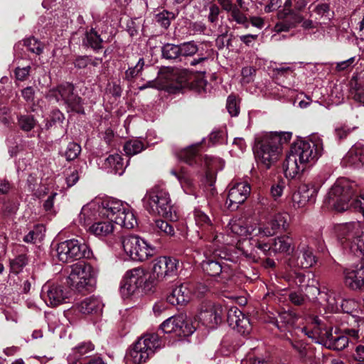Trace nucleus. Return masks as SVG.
I'll return each instance as SVG.
<instances>
[{
  "instance_id": "ddd939ff",
  "label": "nucleus",
  "mask_w": 364,
  "mask_h": 364,
  "mask_svg": "<svg viewBox=\"0 0 364 364\" xmlns=\"http://www.w3.org/2000/svg\"><path fill=\"white\" fill-rule=\"evenodd\" d=\"M161 328L165 333L178 337L188 336L195 331V327L183 314L169 317L161 323Z\"/></svg>"
},
{
  "instance_id": "5fc2aeb1",
  "label": "nucleus",
  "mask_w": 364,
  "mask_h": 364,
  "mask_svg": "<svg viewBox=\"0 0 364 364\" xmlns=\"http://www.w3.org/2000/svg\"><path fill=\"white\" fill-rule=\"evenodd\" d=\"M178 178L184 192L189 195L193 194L195 185L193 180L188 176L184 174L178 176Z\"/></svg>"
},
{
  "instance_id": "9d476101",
  "label": "nucleus",
  "mask_w": 364,
  "mask_h": 364,
  "mask_svg": "<svg viewBox=\"0 0 364 364\" xmlns=\"http://www.w3.org/2000/svg\"><path fill=\"white\" fill-rule=\"evenodd\" d=\"M93 271L91 265L85 262H77L70 266L68 277V284L78 291L88 290L92 286Z\"/></svg>"
},
{
  "instance_id": "bf43d9fd",
  "label": "nucleus",
  "mask_w": 364,
  "mask_h": 364,
  "mask_svg": "<svg viewBox=\"0 0 364 364\" xmlns=\"http://www.w3.org/2000/svg\"><path fill=\"white\" fill-rule=\"evenodd\" d=\"M285 186L286 182L283 179L279 180L277 183L272 186L270 192L272 198L275 200L282 196Z\"/></svg>"
},
{
  "instance_id": "f704fd0d",
  "label": "nucleus",
  "mask_w": 364,
  "mask_h": 364,
  "mask_svg": "<svg viewBox=\"0 0 364 364\" xmlns=\"http://www.w3.org/2000/svg\"><path fill=\"white\" fill-rule=\"evenodd\" d=\"M115 223L127 229H132L136 225V219L128 205L119 213V216L115 218Z\"/></svg>"
},
{
  "instance_id": "5701e85b",
  "label": "nucleus",
  "mask_w": 364,
  "mask_h": 364,
  "mask_svg": "<svg viewBox=\"0 0 364 364\" xmlns=\"http://www.w3.org/2000/svg\"><path fill=\"white\" fill-rule=\"evenodd\" d=\"M223 10L226 11L229 16V21H235L238 24L245 25L247 27L248 20L245 14L233 4L232 0H217Z\"/></svg>"
},
{
  "instance_id": "a19ab883",
  "label": "nucleus",
  "mask_w": 364,
  "mask_h": 364,
  "mask_svg": "<svg viewBox=\"0 0 364 364\" xmlns=\"http://www.w3.org/2000/svg\"><path fill=\"white\" fill-rule=\"evenodd\" d=\"M102 40L97 32L91 29L85 35L83 39V44L86 46H90L94 50H98L102 48Z\"/></svg>"
},
{
  "instance_id": "864d4df0",
  "label": "nucleus",
  "mask_w": 364,
  "mask_h": 364,
  "mask_svg": "<svg viewBox=\"0 0 364 364\" xmlns=\"http://www.w3.org/2000/svg\"><path fill=\"white\" fill-rule=\"evenodd\" d=\"M43 226H36L32 230H31L23 237V241L27 243H36L37 241H41L43 235L42 233Z\"/></svg>"
},
{
  "instance_id": "1a4fd4ad",
  "label": "nucleus",
  "mask_w": 364,
  "mask_h": 364,
  "mask_svg": "<svg viewBox=\"0 0 364 364\" xmlns=\"http://www.w3.org/2000/svg\"><path fill=\"white\" fill-rule=\"evenodd\" d=\"M204 257L201 267L205 274L210 277H220L222 280L231 277L232 271L228 264L223 262L220 251L207 248L204 251Z\"/></svg>"
},
{
  "instance_id": "79ce46f5",
  "label": "nucleus",
  "mask_w": 364,
  "mask_h": 364,
  "mask_svg": "<svg viewBox=\"0 0 364 364\" xmlns=\"http://www.w3.org/2000/svg\"><path fill=\"white\" fill-rule=\"evenodd\" d=\"M18 127L24 132L31 131L36 125V120L33 115L19 114L17 116Z\"/></svg>"
},
{
  "instance_id": "de8ad7c7",
  "label": "nucleus",
  "mask_w": 364,
  "mask_h": 364,
  "mask_svg": "<svg viewBox=\"0 0 364 364\" xmlns=\"http://www.w3.org/2000/svg\"><path fill=\"white\" fill-rule=\"evenodd\" d=\"M162 55L166 59H176L180 55V45L166 43L162 47Z\"/></svg>"
},
{
  "instance_id": "4c0bfd02",
  "label": "nucleus",
  "mask_w": 364,
  "mask_h": 364,
  "mask_svg": "<svg viewBox=\"0 0 364 364\" xmlns=\"http://www.w3.org/2000/svg\"><path fill=\"white\" fill-rule=\"evenodd\" d=\"M203 152L200 144H194L186 148L182 149L176 153V156L180 159H192L200 157Z\"/></svg>"
},
{
  "instance_id": "b1692460",
  "label": "nucleus",
  "mask_w": 364,
  "mask_h": 364,
  "mask_svg": "<svg viewBox=\"0 0 364 364\" xmlns=\"http://www.w3.org/2000/svg\"><path fill=\"white\" fill-rule=\"evenodd\" d=\"M104 304L102 300L96 296H90L76 305L77 311L82 314L100 315L103 309Z\"/></svg>"
},
{
  "instance_id": "412c9836",
  "label": "nucleus",
  "mask_w": 364,
  "mask_h": 364,
  "mask_svg": "<svg viewBox=\"0 0 364 364\" xmlns=\"http://www.w3.org/2000/svg\"><path fill=\"white\" fill-rule=\"evenodd\" d=\"M244 255L255 262H257L260 258V252L267 255L272 250V245L262 243L253 238L245 240L243 246Z\"/></svg>"
},
{
  "instance_id": "cd10ccee",
  "label": "nucleus",
  "mask_w": 364,
  "mask_h": 364,
  "mask_svg": "<svg viewBox=\"0 0 364 364\" xmlns=\"http://www.w3.org/2000/svg\"><path fill=\"white\" fill-rule=\"evenodd\" d=\"M314 191L309 189L307 185L299 186L295 191L291 198L292 205L294 208H301L304 207L309 201L313 198Z\"/></svg>"
},
{
  "instance_id": "c756f323",
  "label": "nucleus",
  "mask_w": 364,
  "mask_h": 364,
  "mask_svg": "<svg viewBox=\"0 0 364 364\" xmlns=\"http://www.w3.org/2000/svg\"><path fill=\"white\" fill-rule=\"evenodd\" d=\"M294 250L293 239L284 235L274 238L272 243V251L274 253H289Z\"/></svg>"
},
{
  "instance_id": "c85d7f7f",
  "label": "nucleus",
  "mask_w": 364,
  "mask_h": 364,
  "mask_svg": "<svg viewBox=\"0 0 364 364\" xmlns=\"http://www.w3.org/2000/svg\"><path fill=\"white\" fill-rule=\"evenodd\" d=\"M309 161H284L283 168L285 176L294 178L300 176L309 167Z\"/></svg>"
},
{
  "instance_id": "dca6fc26",
  "label": "nucleus",
  "mask_w": 364,
  "mask_h": 364,
  "mask_svg": "<svg viewBox=\"0 0 364 364\" xmlns=\"http://www.w3.org/2000/svg\"><path fill=\"white\" fill-rule=\"evenodd\" d=\"M178 261L168 257H159L154 259L153 276L159 282H163L176 274Z\"/></svg>"
},
{
  "instance_id": "f257e3e1",
  "label": "nucleus",
  "mask_w": 364,
  "mask_h": 364,
  "mask_svg": "<svg viewBox=\"0 0 364 364\" xmlns=\"http://www.w3.org/2000/svg\"><path fill=\"white\" fill-rule=\"evenodd\" d=\"M338 239L343 249L359 257L360 261L343 269V282L351 290L364 288V234L359 223H350L337 228Z\"/></svg>"
},
{
  "instance_id": "e2e57ef3",
  "label": "nucleus",
  "mask_w": 364,
  "mask_h": 364,
  "mask_svg": "<svg viewBox=\"0 0 364 364\" xmlns=\"http://www.w3.org/2000/svg\"><path fill=\"white\" fill-rule=\"evenodd\" d=\"M348 158L353 159V158H358V159H364V148L360 146V145H354L351 147V149L349 150L348 153Z\"/></svg>"
},
{
  "instance_id": "2f4dec72",
  "label": "nucleus",
  "mask_w": 364,
  "mask_h": 364,
  "mask_svg": "<svg viewBox=\"0 0 364 364\" xmlns=\"http://www.w3.org/2000/svg\"><path fill=\"white\" fill-rule=\"evenodd\" d=\"M95 350V345L90 341H85L80 343L71 349L68 355L72 358H77L79 360L89 357V354Z\"/></svg>"
},
{
  "instance_id": "a211bd4d",
  "label": "nucleus",
  "mask_w": 364,
  "mask_h": 364,
  "mask_svg": "<svg viewBox=\"0 0 364 364\" xmlns=\"http://www.w3.org/2000/svg\"><path fill=\"white\" fill-rule=\"evenodd\" d=\"M193 217L196 225L200 229L198 232L200 238L214 242L217 240L215 228L213 220L203 211L196 209L193 212Z\"/></svg>"
},
{
  "instance_id": "39448f33",
  "label": "nucleus",
  "mask_w": 364,
  "mask_h": 364,
  "mask_svg": "<svg viewBox=\"0 0 364 364\" xmlns=\"http://www.w3.org/2000/svg\"><path fill=\"white\" fill-rule=\"evenodd\" d=\"M323 153L321 138L312 134L308 141L297 140L292 143L286 153V159H318Z\"/></svg>"
},
{
  "instance_id": "4d7b16f0",
  "label": "nucleus",
  "mask_w": 364,
  "mask_h": 364,
  "mask_svg": "<svg viewBox=\"0 0 364 364\" xmlns=\"http://www.w3.org/2000/svg\"><path fill=\"white\" fill-rule=\"evenodd\" d=\"M24 46L28 50L37 55H39L43 52L42 44L35 38L32 37L25 40Z\"/></svg>"
},
{
  "instance_id": "aec40b11",
  "label": "nucleus",
  "mask_w": 364,
  "mask_h": 364,
  "mask_svg": "<svg viewBox=\"0 0 364 364\" xmlns=\"http://www.w3.org/2000/svg\"><path fill=\"white\" fill-rule=\"evenodd\" d=\"M257 225V220L252 218H236L230 221L228 229L234 235L247 237L255 235Z\"/></svg>"
},
{
  "instance_id": "72a5a7b5",
  "label": "nucleus",
  "mask_w": 364,
  "mask_h": 364,
  "mask_svg": "<svg viewBox=\"0 0 364 364\" xmlns=\"http://www.w3.org/2000/svg\"><path fill=\"white\" fill-rule=\"evenodd\" d=\"M101 163L98 164V166L106 170L107 173L122 175L125 168L129 164V161H100Z\"/></svg>"
},
{
  "instance_id": "09e8293b",
  "label": "nucleus",
  "mask_w": 364,
  "mask_h": 364,
  "mask_svg": "<svg viewBox=\"0 0 364 364\" xmlns=\"http://www.w3.org/2000/svg\"><path fill=\"white\" fill-rule=\"evenodd\" d=\"M155 229L161 234L166 236H173L175 230L173 225L167 221L163 220H156L154 222Z\"/></svg>"
},
{
  "instance_id": "3c124183",
  "label": "nucleus",
  "mask_w": 364,
  "mask_h": 364,
  "mask_svg": "<svg viewBox=\"0 0 364 364\" xmlns=\"http://www.w3.org/2000/svg\"><path fill=\"white\" fill-rule=\"evenodd\" d=\"M28 264V258L26 255L21 254L11 260V269L13 272L18 273Z\"/></svg>"
},
{
  "instance_id": "49530a36",
  "label": "nucleus",
  "mask_w": 364,
  "mask_h": 364,
  "mask_svg": "<svg viewBox=\"0 0 364 364\" xmlns=\"http://www.w3.org/2000/svg\"><path fill=\"white\" fill-rule=\"evenodd\" d=\"M144 65V59L140 58L134 66L130 67L126 70L125 79L128 81H132L135 77H138L141 73Z\"/></svg>"
},
{
  "instance_id": "58836bf2",
  "label": "nucleus",
  "mask_w": 364,
  "mask_h": 364,
  "mask_svg": "<svg viewBox=\"0 0 364 364\" xmlns=\"http://www.w3.org/2000/svg\"><path fill=\"white\" fill-rule=\"evenodd\" d=\"M289 215L287 213H278L274 214L270 220L273 226L276 228L277 232L280 231H287L289 227L288 222Z\"/></svg>"
},
{
  "instance_id": "6e6d98bb",
  "label": "nucleus",
  "mask_w": 364,
  "mask_h": 364,
  "mask_svg": "<svg viewBox=\"0 0 364 364\" xmlns=\"http://www.w3.org/2000/svg\"><path fill=\"white\" fill-rule=\"evenodd\" d=\"M198 50V46L193 41L186 42L180 45V55L191 56Z\"/></svg>"
},
{
  "instance_id": "9b49d317",
  "label": "nucleus",
  "mask_w": 364,
  "mask_h": 364,
  "mask_svg": "<svg viewBox=\"0 0 364 364\" xmlns=\"http://www.w3.org/2000/svg\"><path fill=\"white\" fill-rule=\"evenodd\" d=\"M85 244L72 239L60 242L56 248L57 257L62 262H72L89 257L90 251Z\"/></svg>"
},
{
  "instance_id": "6ab92c4d",
  "label": "nucleus",
  "mask_w": 364,
  "mask_h": 364,
  "mask_svg": "<svg viewBox=\"0 0 364 364\" xmlns=\"http://www.w3.org/2000/svg\"><path fill=\"white\" fill-rule=\"evenodd\" d=\"M250 186L247 182H237L232 184L229 190L226 204L234 210L243 203L250 193Z\"/></svg>"
},
{
  "instance_id": "37998d69",
  "label": "nucleus",
  "mask_w": 364,
  "mask_h": 364,
  "mask_svg": "<svg viewBox=\"0 0 364 364\" xmlns=\"http://www.w3.org/2000/svg\"><path fill=\"white\" fill-rule=\"evenodd\" d=\"M144 149V144L138 139L130 140L124 145V151L127 156H133Z\"/></svg>"
},
{
  "instance_id": "2eb2a0df",
  "label": "nucleus",
  "mask_w": 364,
  "mask_h": 364,
  "mask_svg": "<svg viewBox=\"0 0 364 364\" xmlns=\"http://www.w3.org/2000/svg\"><path fill=\"white\" fill-rule=\"evenodd\" d=\"M162 87L171 92H176L188 85V74L186 70L168 69L161 74Z\"/></svg>"
},
{
  "instance_id": "8fccbe9b",
  "label": "nucleus",
  "mask_w": 364,
  "mask_h": 364,
  "mask_svg": "<svg viewBox=\"0 0 364 364\" xmlns=\"http://www.w3.org/2000/svg\"><path fill=\"white\" fill-rule=\"evenodd\" d=\"M81 152V146L75 142H70L67 146L65 150L61 152V156L66 159H76Z\"/></svg>"
},
{
  "instance_id": "774afa93",
  "label": "nucleus",
  "mask_w": 364,
  "mask_h": 364,
  "mask_svg": "<svg viewBox=\"0 0 364 364\" xmlns=\"http://www.w3.org/2000/svg\"><path fill=\"white\" fill-rule=\"evenodd\" d=\"M241 364H269L267 360L262 358H255L251 355H248L242 360Z\"/></svg>"
},
{
  "instance_id": "c9c22d12",
  "label": "nucleus",
  "mask_w": 364,
  "mask_h": 364,
  "mask_svg": "<svg viewBox=\"0 0 364 364\" xmlns=\"http://www.w3.org/2000/svg\"><path fill=\"white\" fill-rule=\"evenodd\" d=\"M295 316L288 311H284L279 314L278 320L277 321V326L280 331H286L291 333V329L296 322Z\"/></svg>"
},
{
  "instance_id": "f8f14e48",
  "label": "nucleus",
  "mask_w": 364,
  "mask_h": 364,
  "mask_svg": "<svg viewBox=\"0 0 364 364\" xmlns=\"http://www.w3.org/2000/svg\"><path fill=\"white\" fill-rule=\"evenodd\" d=\"M150 276L143 268H134L126 272L121 285V291L124 294H132L139 288L149 287L148 280Z\"/></svg>"
},
{
  "instance_id": "7ed1b4c3",
  "label": "nucleus",
  "mask_w": 364,
  "mask_h": 364,
  "mask_svg": "<svg viewBox=\"0 0 364 364\" xmlns=\"http://www.w3.org/2000/svg\"><path fill=\"white\" fill-rule=\"evenodd\" d=\"M144 206L150 213L173 219V207L168 192L162 184L155 185L143 198Z\"/></svg>"
},
{
  "instance_id": "69168bd1",
  "label": "nucleus",
  "mask_w": 364,
  "mask_h": 364,
  "mask_svg": "<svg viewBox=\"0 0 364 364\" xmlns=\"http://www.w3.org/2000/svg\"><path fill=\"white\" fill-rule=\"evenodd\" d=\"M255 70L252 67H245L242 70V82L249 83L253 80Z\"/></svg>"
},
{
  "instance_id": "0eeeda50",
  "label": "nucleus",
  "mask_w": 364,
  "mask_h": 364,
  "mask_svg": "<svg viewBox=\"0 0 364 364\" xmlns=\"http://www.w3.org/2000/svg\"><path fill=\"white\" fill-rule=\"evenodd\" d=\"M47 98L50 101L65 105L68 112H84L82 99L74 93V86L72 84L68 82L61 84L50 90L47 94Z\"/></svg>"
},
{
  "instance_id": "393cba45",
  "label": "nucleus",
  "mask_w": 364,
  "mask_h": 364,
  "mask_svg": "<svg viewBox=\"0 0 364 364\" xmlns=\"http://www.w3.org/2000/svg\"><path fill=\"white\" fill-rule=\"evenodd\" d=\"M127 205H124L121 201L117 200H109L103 201L101 205L100 213L102 216L107 217L109 220L115 223V218L119 216Z\"/></svg>"
},
{
  "instance_id": "bb28decb",
  "label": "nucleus",
  "mask_w": 364,
  "mask_h": 364,
  "mask_svg": "<svg viewBox=\"0 0 364 364\" xmlns=\"http://www.w3.org/2000/svg\"><path fill=\"white\" fill-rule=\"evenodd\" d=\"M101 205L97 203L92 201L85 205L79 214V223L88 226L93 220L97 219V215L101 216Z\"/></svg>"
},
{
  "instance_id": "20e7f679",
  "label": "nucleus",
  "mask_w": 364,
  "mask_h": 364,
  "mask_svg": "<svg viewBox=\"0 0 364 364\" xmlns=\"http://www.w3.org/2000/svg\"><path fill=\"white\" fill-rule=\"evenodd\" d=\"M161 347L162 341L157 334H146L139 338L127 351L125 355V363H145L156 350Z\"/></svg>"
},
{
  "instance_id": "338daca9",
  "label": "nucleus",
  "mask_w": 364,
  "mask_h": 364,
  "mask_svg": "<svg viewBox=\"0 0 364 364\" xmlns=\"http://www.w3.org/2000/svg\"><path fill=\"white\" fill-rule=\"evenodd\" d=\"M289 298L292 304L298 306L303 304L306 299L303 294L299 291L291 292L289 295Z\"/></svg>"
},
{
  "instance_id": "7c9ffc66",
  "label": "nucleus",
  "mask_w": 364,
  "mask_h": 364,
  "mask_svg": "<svg viewBox=\"0 0 364 364\" xmlns=\"http://www.w3.org/2000/svg\"><path fill=\"white\" fill-rule=\"evenodd\" d=\"M312 328L303 327L301 328V332L306 336L311 338H326L329 335L328 331L323 327L321 320L315 316L311 319Z\"/></svg>"
},
{
  "instance_id": "13d9d810",
  "label": "nucleus",
  "mask_w": 364,
  "mask_h": 364,
  "mask_svg": "<svg viewBox=\"0 0 364 364\" xmlns=\"http://www.w3.org/2000/svg\"><path fill=\"white\" fill-rule=\"evenodd\" d=\"M174 18V15L167 11H164L156 15V21L164 28H168L171 23V19Z\"/></svg>"
},
{
  "instance_id": "0e129e2a",
  "label": "nucleus",
  "mask_w": 364,
  "mask_h": 364,
  "mask_svg": "<svg viewBox=\"0 0 364 364\" xmlns=\"http://www.w3.org/2000/svg\"><path fill=\"white\" fill-rule=\"evenodd\" d=\"M353 358L358 363L364 364V341L355 347Z\"/></svg>"
},
{
  "instance_id": "a878e982",
  "label": "nucleus",
  "mask_w": 364,
  "mask_h": 364,
  "mask_svg": "<svg viewBox=\"0 0 364 364\" xmlns=\"http://www.w3.org/2000/svg\"><path fill=\"white\" fill-rule=\"evenodd\" d=\"M316 263V257L311 248L307 245L299 247L295 259V266L300 268H310Z\"/></svg>"
},
{
  "instance_id": "680f3d73",
  "label": "nucleus",
  "mask_w": 364,
  "mask_h": 364,
  "mask_svg": "<svg viewBox=\"0 0 364 364\" xmlns=\"http://www.w3.org/2000/svg\"><path fill=\"white\" fill-rule=\"evenodd\" d=\"M241 318L242 319L235 329L242 334H247L252 329L251 323L249 318L245 315H241Z\"/></svg>"
},
{
  "instance_id": "c03bdc74",
  "label": "nucleus",
  "mask_w": 364,
  "mask_h": 364,
  "mask_svg": "<svg viewBox=\"0 0 364 364\" xmlns=\"http://www.w3.org/2000/svg\"><path fill=\"white\" fill-rule=\"evenodd\" d=\"M277 233L270 219L262 225H257L255 235L260 237H271Z\"/></svg>"
},
{
  "instance_id": "4468645a",
  "label": "nucleus",
  "mask_w": 364,
  "mask_h": 364,
  "mask_svg": "<svg viewBox=\"0 0 364 364\" xmlns=\"http://www.w3.org/2000/svg\"><path fill=\"white\" fill-rule=\"evenodd\" d=\"M223 314V310L220 304L207 301L201 304L198 316L204 326L215 328L220 323Z\"/></svg>"
},
{
  "instance_id": "e433bc0d",
  "label": "nucleus",
  "mask_w": 364,
  "mask_h": 364,
  "mask_svg": "<svg viewBox=\"0 0 364 364\" xmlns=\"http://www.w3.org/2000/svg\"><path fill=\"white\" fill-rule=\"evenodd\" d=\"M326 301L328 304V309L332 312L338 311L340 308L348 312V311L345 309V305H347L349 303H353V301H343L334 292H331L327 295Z\"/></svg>"
},
{
  "instance_id": "603ef678",
  "label": "nucleus",
  "mask_w": 364,
  "mask_h": 364,
  "mask_svg": "<svg viewBox=\"0 0 364 364\" xmlns=\"http://www.w3.org/2000/svg\"><path fill=\"white\" fill-rule=\"evenodd\" d=\"M241 315H245L237 307L231 308L228 312V322L229 325L235 328L238 323L240 322L242 318Z\"/></svg>"
},
{
  "instance_id": "ea45409f",
  "label": "nucleus",
  "mask_w": 364,
  "mask_h": 364,
  "mask_svg": "<svg viewBox=\"0 0 364 364\" xmlns=\"http://www.w3.org/2000/svg\"><path fill=\"white\" fill-rule=\"evenodd\" d=\"M327 341L331 348L336 350H342L348 346L349 338L347 336H334L329 333V335L327 336Z\"/></svg>"
},
{
  "instance_id": "f03ea898",
  "label": "nucleus",
  "mask_w": 364,
  "mask_h": 364,
  "mask_svg": "<svg viewBox=\"0 0 364 364\" xmlns=\"http://www.w3.org/2000/svg\"><path fill=\"white\" fill-rule=\"evenodd\" d=\"M292 136L289 132H262L255 136L252 150L259 159H277L282 153V146Z\"/></svg>"
},
{
  "instance_id": "6e6552de",
  "label": "nucleus",
  "mask_w": 364,
  "mask_h": 364,
  "mask_svg": "<svg viewBox=\"0 0 364 364\" xmlns=\"http://www.w3.org/2000/svg\"><path fill=\"white\" fill-rule=\"evenodd\" d=\"M122 244L125 253L135 261H146L156 253L155 247L138 235L122 237Z\"/></svg>"
},
{
  "instance_id": "473e14b6",
  "label": "nucleus",
  "mask_w": 364,
  "mask_h": 364,
  "mask_svg": "<svg viewBox=\"0 0 364 364\" xmlns=\"http://www.w3.org/2000/svg\"><path fill=\"white\" fill-rule=\"evenodd\" d=\"M89 231L98 237H105L113 232L114 225L112 221L107 220L96 222L89 227Z\"/></svg>"
},
{
  "instance_id": "a18cd8bd",
  "label": "nucleus",
  "mask_w": 364,
  "mask_h": 364,
  "mask_svg": "<svg viewBox=\"0 0 364 364\" xmlns=\"http://www.w3.org/2000/svg\"><path fill=\"white\" fill-rule=\"evenodd\" d=\"M285 336L292 348L298 353L300 358L303 359L304 360H306L308 358H310V356L309 355V352L304 343L300 341H293L287 336V334H285Z\"/></svg>"
},
{
  "instance_id": "052dcab7",
  "label": "nucleus",
  "mask_w": 364,
  "mask_h": 364,
  "mask_svg": "<svg viewBox=\"0 0 364 364\" xmlns=\"http://www.w3.org/2000/svg\"><path fill=\"white\" fill-rule=\"evenodd\" d=\"M226 108L229 114L232 117L237 116L240 112V108L237 105L236 97L233 95H230L227 100Z\"/></svg>"
},
{
  "instance_id": "4be33fe9",
  "label": "nucleus",
  "mask_w": 364,
  "mask_h": 364,
  "mask_svg": "<svg viewBox=\"0 0 364 364\" xmlns=\"http://www.w3.org/2000/svg\"><path fill=\"white\" fill-rule=\"evenodd\" d=\"M193 285L184 283L173 289L167 296V301L172 305H183L191 299Z\"/></svg>"
},
{
  "instance_id": "f3484780",
  "label": "nucleus",
  "mask_w": 364,
  "mask_h": 364,
  "mask_svg": "<svg viewBox=\"0 0 364 364\" xmlns=\"http://www.w3.org/2000/svg\"><path fill=\"white\" fill-rule=\"evenodd\" d=\"M41 297L48 306L55 307L66 302L68 295L63 286L46 283L42 288Z\"/></svg>"
},
{
  "instance_id": "423d86ee",
  "label": "nucleus",
  "mask_w": 364,
  "mask_h": 364,
  "mask_svg": "<svg viewBox=\"0 0 364 364\" xmlns=\"http://www.w3.org/2000/svg\"><path fill=\"white\" fill-rule=\"evenodd\" d=\"M355 183L345 178H338L328 191L326 202L338 212L346 210L355 194Z\"/></svg>"
}]
</instances>
